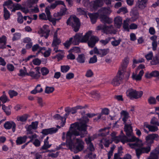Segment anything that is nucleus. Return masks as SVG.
Masks as SVG:
<instances>
[{
    "mask_svg": "<svg viewBox=\"0 0 159 159\" xmlns=\"http://www.w3.org/2000/svg\"><path fill=\"white\" fill-rule=\"evenodd\" d=\"M87 134L85 126L80 128L79 125L77 123H74L70 125L69 131L66 134L65 132L62 133V140H65L66 139V143H63L61 144V146H67V144L70 141H72L71 138L73 135L75 136H80L81 138L84 137Z\"/></svg>",
    "mask_w": 159,
    "mask_h": 159,
    "instance_id": "f257e3e1",
    "label": "nucleus"
},
{
    "mask_svg": "<svg viewBox=\"0 0 159 159\" xmlns=\"http://www.w3.org/2000/svg\"><path fill=\"white\" fill-rule=\"evenodd\" d=\"M76 140V142L75 145L72 141H70L67 144L70 149L75 153L81 151L84 148V143L81 139H77Z\"/></svg>",
    "mask_w": 159,
    "mask_h": 159,
    "instance_id": "f03ea898",
    "label": "nucleus"
},
{
    "mask_svg": "<svg viewBox=\"0 0 159 159\" xmlns=\"http://www.w3.org/2000/svg\"><path fill=\"white\" fill-rule=\"evenodd\" d=\"M66 23L67 25H71L75 32L78 31L79 29L80 23L79 19L75 16H70L69 18Z\"/></svg>",
    "mask_w": 159,
    "mask_h": 159,
    "instance_id": "7ed1b4c3",
    "label": "nucleus"
},
{
    "mask_svg": "<svg viewBox=\"0 0 159 159\" xmlns=\"http://www.w3.org/2000/svg\"><path fill=\"white\" fill-rule=\"evenodd\" d=\"M97 30H102L104 33L106 34H115L116 31L115 30L113 25H110L109 26L100 25L96 28Z\"/></svg>",
    "mask_w": 159,
    "mask_h": 159,
    "instance_id": "20e7f679",
    "label": "nucleus"
},
{
    "mask_svg": "<svg viewBox=\"0 0 159 159\" xmlns=\"http://www.w3.org/2000/svg\"><path fill=\"white\" fill-rule=\"evenodd\" d=\"M97 115V114L94 113H88L86 114L85 115V116L83 117L80 119V122H76L75 123H77V125H79L80 126V128H83V126H85V128L86 131L87 133V125L86 124L89 122V119L88 118H92L95 116Z\"/></svg>",
    "mask_w": 159,
    "mask_h": 159,
    "instance_id": "39448f33",
    "label": "nucleus"
},
{
    "mask_svg": "<svg viewBox=\"0 0 159 159\" xmlns=\"http://www.w3.org/2000/svg\"><path fill=\"white\" fill-rule=\"evenodd\" d=\"M126 95L130 98L137 99L140 98L143 95L142 91H137L132 89H130L126 92Z\"/></svg>",
    "mask_w": 159,
    "mask_h": 159,
    "instance_id": "423d86ee",
    "label": "nucleus"
},
{
    "mask_svg": "<svg viewBox=\"0 0 159 159\" xmlns=\"http://www.w3.org/2000/svg\"><path fill=\"white\" fill-rule=\"evenodd\" d=\"M112 0H95L92 1V3L94 4V8H95L96 11L98 7L103 6L105 3L106 5H110L111 4Z\"/></svg>",
    "mask_w": 159,
    "mask_h": 159,
    "instance_id": "0eeeda50",
    "label": "nucleus"
},
{
    "mask_svg": "<svg viewBox=\"0 0 159 159\" xmlns=\"http://www.w3.org/2000/svg\"><path fill=\"white\" fill-rule=\"evenodd\" d=\"M150 146L148 145L146 147H141L136 149V152L137 156L138 159L140 157V156L143 153H148L151 150Z\"/></svg>",
    "mask_w": 159,
    "mask_h": 159,
    "instance_id": "6e6552de",
    "label": "nucleus"
},
{
    "mask_svg": "<svg viewBox=\"0 0 159 159\" xmlns=\"http://www.w3.org/2000/svg\"><path fill=\"white\" fill-rule=\"evenodd\" d=\"M159 137L158 135L156 134H150L146 137V142L149 146L154 142V140L158 139Z\"/></svg>",
    "mask_w": 159,
    "mask_h": 159,
    "instance_id": "1a4fd4ad",
    "label": "nucleus"
},
{
    "mask_svg": "<svg viewBox=\"0 0 159 159\" xmlns=\"http://www.w3.org/2000/svg\"><path fill=\"white\" fill-rule=\"evenodd\" d=\"M93 51L94 53L99 55L100 57H102L109 52V48L98 49L97 48L95 47L93 49Z\"/></svg>",
    "mask_w": 159,
    "mask_h": 159,
    "instance_id": "9d476101",
    "label": "nucleus"
},
{
    "mask_svg": "<svg viewBox=\"0 0 159 159\" xmlns=\"http://www.w3.org/2000/svg\"><path fill=\"white\" fill-rule=\"evenodd\" d=\"M92 1L90 2L89 0H83L82 3L83 6L87 8L88 10L91 11H96L95 8H94V4L92 3Z\"/></svg>",
    "mask_w": 159,
    "mask_h": 159,
    "instance_id": "9b49d317",
    "label": "nucleus"
},
{
    "mask_svg": "<svg viewBox=\"0 0 159 159\" xmlns=\"http://www.w3.org/2000/svg\"><path fill=\"white\" fill-rule=\"evenodd\" d=\"M129 59L128 57H125L124 59L122 61V63L121 66L120 67L119 71L118 74H123L127 68L129 63Z\"/></svg>",
    "mask_w": 159,
    "mask_h": 159,
    "instance_id": "f8f14e48",
    "label": "nucleus"
},
{
    "mask_svg": "<svg viewBox=\"0 0 159 159\" xmlns=\"http://www.w3.org/2000/svg\"><path fill=\"white\" fill-rule=\"evenodd\" d=\"M16 125L13 121H7L5 122L4 125V128L7 129H12V131L14 133L16 131Z\"/></svg>",
    "mask_w": 159,
    "mask_h": 159,
    "instance_id": "ddd939ff",
    "label": "nucleus"
},
{
    "mask_svg": "<svg viewBox=\"0 0 159 159\" xmlns=\"http://www.w3.org/2000/svg\"><path fill=\"white\" fill-rule=\"evenodd\" d=\"M57 30H56L55 32L53 35V39L52 44V46L54 48V50H55L58 47V46L61 43L60 39L57 37Z\"/></svg>",
    "mask_w": 159,
    "mask_h": 159,
    "instance_id": "4468645a",
    "label": "nucleus"
},
{
    "mask_svg": "<svg viewBox=\"0 0 159 159\" xmlns=\"http://www.w3.org/2000/svg\"><path fill=\"white\" fill-rule=\"evenodd\" d=\"M122 79V74H119L118 72L117 75L112 81L111 84L114 86H118L121 83Z\"/></svg>",
    "mask_w": 159,
    "mask_h": 159,
    "instance_id": "2eb2a0df",
    "label": "nucleus"
},
{
    "mask_svg": "<svg viewBox=\"0 0 159 159\" xmlns=\"http://www.w3.org/2000/svg\"><path fill=\"white\" fill-rule=\"evenodd\" d=\"M111 12L112 11L109 7H102L98 11V16H105L110 14Z\"/></svg>",
    "mask_w": 159,
    "mask_h": 159,
    "instance_id": "dca6fc26",
    "label": "nucleus"
},
{
    "mask_svg": "<svg viewBox=\"0 0 159 159\" xmlns=\"http://www.w3.org/2000/svg\"><path fill=\"white\" fill-rule=\"evenodd\" d=\"M40 68L39 67H36L35 68V72L30 71L29 73H28V76H30L34 79H38L40 76Z\"/></svg>",
    "mask_w": 159,
    "mask_h": 159,
    "instance_id": "f3484780",
    "label": "nucleus"
},
{
    "mask_svg": "<svg viewBox=\"0 0 159 159\" xmlns=\"http://www.w3.org/2000/svg\"><path fill=\"white\" fill-rule=\"evenodd\" d=\"M38 122L37 121L32 122L31 124L26 127L27 134H31L32 133V129H36L38 127Z\"/></svg>",
    "mask_w": 159,
    "mask_h": 159,
    "instance_id": "a211bd4d",
    "label": "nucleus"
},
{
    "mask_svg": "<svg viewBox=\"0 0 159 159\" xmlns=\"http://www.w3.org/2000/svg\"><path fill=\"white\" fill-rule=\"evenodd\" d=\"M135 140L133 141H129V142H135L134 143H129V145L131 148H135L136 147H140L143 145L142 141L135 137Z\"/></svg>",
    "mask_w": 159,
    "mask_h": 159,
    "instance_id": "6ab92c4d",
    "label": "nucleus"
},
{
    "mask_svg": "<svg viewBox=\"0 0 159 159\" xmlns=\"http://www.w3.org/2000/svg\"><path fill=\"white\" fill-rule=\"evenodd\" d=\"M41 33L43 35L41 36H44L46 39H47L49 34L50 30L48 28V26L46 25H45L43 26L40 30Z\"/></svg>",
    "mask_w": 159,
    "mask_h": 159,
    "instance_id": "aec40b11",
    "label": "nucleus"
},
{
    "mask_svg": "<svg viewBox=\"0 0 159 159\" xmlns=\"http://www.w3.org/2000/svg\"><path fill=\"white\" fill-rule=\"evenodd\" d=\"M99 41L98 38L95 36H92L88 41V43L89 47L93 48L95 46V43Z\"/></svg>",
    "mask_w": 159,
    "mask_h": 159,
    "instance_id": "412c9836",
    "label": "nucleus"
},
{
    "mask_svg": "<svg viewBox=\"0 0 159 159\" xmlns=\"http://www.w3.org/2000/svg\"><path fill=\"white\" fill-rule=\"evenodd\" d=\"M98 16L100 19L101 21L104 24H110L112 22V19L107 15Z\"/></svg>",
    "mask_w": 159,
    "mask_h": 159,
    "instance_id": "4be33fe9",
    "label": "nucleus"
},
{
    "mask_svg": "<svg viewBox=\"0 0 159 159\" xmlns=\"http://www.w3.org/2000/svg\"><path fill=\"white\" fill-rule=\"evenodd\" d=\"M159 154V145L155 150L150 153V155L148 159H158Z\"/></svg>",
    "mask_w": 159,
    "mask_h": 159,
    "instance_id": "5701e85b",
    "label": "nucleus"
},
{
    "mask_svg": "<svg viewBox=\"0 0 159 159\" xmlns=\"http://www.w3.org/2000/svg\"><path fill=\"white\" fill-rule=\"evenodd\" d=\"M82 33H77L73 38V43L74 45H78L81 42Z\"/></svg>",
    "mask_w": 159,
    "mask_h": 159,
    "instance_id": "b1692460",
    "label": "nucleus"
},
{
    "mask_svg": "<svg viewBox=\"0 0 159 159\" xmlns=\"http://www.w3.org/2000/svg\"><path fill=\"white\" fill-rule=\"evenodd\" d=\"M58 129L56 128H51L45 129L42 130V133L43 134L47 135L49 134H52L56 133Z\"/></svg>",
    "mask_w": 159,
    "mask_h": 159,
    "instance_id": "393cba45",
    "label": "nucleus"
},
{
    "mask_svg": "<svg viewBox=\"0 0 159 159\" xmlns=\"http://www.w3.org/2000/svg\"><path fill=\"white\" fill-rule=\"evenodd\" d=\"M14 4L11 0H8L4 2L3 4L4 8H8L12 12H14L13 9Z\"/></svg>",
    "mask_w": 159,
    "mask_h": 159,
    "instance_id": "a878e982",
    "label": "nucleus"
},
{
    "mask_svg": "<svg viewBox=\"0 0 159 159\" xmlns=\"http://www.w3.org/2000/svg\"><path fill=\"white\" fill-rule=\"evenodd\" d=\"M124 130L128 137L134 136L133 134L132 127L130 125L125 124L124 127Z\"/></svg>",
    "mask_w": 159,
    "mask_h": 159,
    "instance_id": "bb28decb",
    "label": "nucleus"
},
{
    "mask_svg": "<svg viewBox=\"0 0 159 159\" xmlns=\"http://www.w3.org/2000/svg\"><path fill=\"white\" fill-rule=\"evenodd\" d=\"M147 2L148 0H138L136 6L140 9H144L146 7Z\"/></svg>",
    "mask_w": 159,
    "mask_h": 159,
    "instance_id": "cd10ccee",
    "label": "nucleus"
},
{
    "mask_svg": "<svg viewBox=\"0 0 159 159\" xmlns=\"http://www.w3.org/2000/svg\"><path fill=\"white\" fill-rule=\"evenodd\" d=\"M129 138L131 137V138H128L127 137L125 136H120V141L123 143H124L126 142H129V141H134L135 139V136H130Z\"/></svg>",
    "mask_w": 159,
    "mask_h": 159,
    "instance_id": "c85d7f7f",
    "label": "nucleus"
},
{
    "mask_svg": "<svg viewBox=\"0 0 159 159\" xmlns=\"http://www.w3.org/2000/svg\"><path fill=\"white\" fill-rule=\"evenodd\" d=\"M115 26L118 28H120L122 23V19L120 16L116 17L114 19Z\"/></svg>",
    "mask_w": 159,
    "mask_h": 159,
    "instance_id": "c756f323",
    "label": "nucleus"
},
{
    "mask_svg": "<svg viewBox=\"0 0 159 159\" xmlns=\"http://www.w3.org/2000/svg\"><path fill=\"white\" fill-rule=\"evenodd\" d=\"M92 33V31H89L87 32L84 36L81 35V43H85L88 41Z\"/></svg>",
    "mask_w": 159,
    "mask_h": 159,
    "instance_id": "7c9ffc66",
    "label": "nucleus"
},
{
    "mask_svg": "<svg viewBox=\"0 0 159 159\" xmlns=\"http://www.w3.org/2000/svg\"><path fill=\"white\" fill-rule=\"evenodd\" d=\"M144 73L143 70H141L138 75L135 74L133 73L132 75V78L133 80L137 81L140 80L141 79Z\"/></svg>",
    "mask_w": 159,
    "mask_h": 159,
    "instance_id": "2f4dec72",
    "label": "nucleus"
},
{
    "mask_svg": "<svg viewBox=\"0 0 159 159\" xmlns=\"http://www.w3.org/2000/svg\"><path fill=\"white\" fill-rule=\"evenodd\" d=\"M144 127L148 128L149 131L152 132H155L158 130L157 126L149 125L146 122L144 123Z\"/></svg>",
    "mask_w": 159,
    "mask_h": 159,
    "instance_id": "473e14b6",
    "label": "nucleus"
},
{
    "mask_svg": "<svg viewBox=\"0 0 159 159\" xmlns=\"http://www.w3.org/2000/svg\"><path fill=\"white\" fill-rule=\"evenodd\" d=\"M27 138V137L26 136L18 137L16 140L17 145H20L25 143L26 141Z\"/></svg>",
    "mask_w": 159,
    "mask_h": 159,
    "instance_id": "72a5a7b5",
    "label": "nucleus"
},
{
    "mask_svg": "<svg viewBox=\"0 0 159 159\" xmlns=\"http://www.w3.org/2000/svg\"><path fill=\"white\" fill-rule=\"evenodd\" d=\"M88 15L90 17L91 21L92 24H93L95 23L96 21L97 17L98 16V13H89Z\"/></svg>",
    "mask_w": 159,
    "mask_h": 159,
    "instance_id": "f704fd0d",
    "label": "nucleus"
},
{
    "mask_svg": "<svg viewBox=\"0 0 159 159\" xmlns=\"http://www.w3.org/2000/svg\"><path fill=\"white\" fill-rule=\"evenodd\" d=\"M46 15L49 21L52 22V24L54 25H56L57 21H58L61 19L60 17L59 18H54L51 17V14H46Z\"/></svg>",
    "mask_w": 159,
    "mask_h": 159,
    "instance_id": "c9c22d12",
    "label": "nucleus"
},
{
    "mask_svg": "<svg viewBox=\"0 0 159 159\" xmlns=\"http://www.w3.org/2000/svg\"><path fill=\"white\" fill-rule=\"evenodd\" d=\"M29 116L27 114H25L21 116H18L16 117V120L18 121L21 122H25L27 120Z\"/></svg>",
    "mask_w": 159,
    "mask_h": 159,
    "instance_id": "e433bc0d",
    "label": "nucleus"
},
{
    "mask_svg": "<svg viewBox=\"0 0 159 159\" xmlns=\"http://www.w3.org/2000/svg\"><path fill=\"white\" fill-rule=\"evenodd\" d=\"M45 47H39L38 44H36L34 45L32 48V50L33 51L35 52L38 50H39L38 52H41L42 53H43V52H42V50H45Z\"/></svg>",
    "mask_w": 159,
    "mask_h": 159,
    "instance_id": "4c0bfd02",
    "label": "nucleus"
},
{
    "mask_svg": "<svg viewBox=\"0 0 159 159\" xmlns=\"http://www.w3.org/2000/svg\"><path fill=\"white\" fill-rule=\"evenodd\" d=\"M28 73L27 72L26 68L25 67H24L23 68L20 70L18 75L20 76L24 77L28 76Z\"/></svg>",
    "mask_w": 159,
    "mask_h": 159,
    "instance_id": "58836bf2",
    "label": "nucleus"
},
{
    "mask_svg": "<svg viewBox=\"0 0 159 159\" xmlns=\"http://www.w3.org/2000/svg\"><path fill=\"white\" fill-rule=\"evenodd\" d=\"M48 137H47L46 138L44 139V144L42 147V149H47L51 147L52 144H49V142L48 141Z\"/></svg>",
    "mask_w": 159,
    "mask_h": 159,
    "instance_id": "ea45409f",
    "label": "nucleus"
},
{
    "mask_svg": "<svg viewBox=\"0 0 159 159\" xmlns=\"http://www.w3.org/2000/svg\"><path fill=\"white\" fill-rule=\"evenodd\" d=\"M57 6V5L55 2L54 3H53L50 6H48L45 9V12H46V14H51L50 10L51 9H54Z\"/></svg>",
    "mask_w": 159,
    "mask_h": 159,
    "instance_id": "a19ab883",
    "label": "nucleus"
},
{
    "mask_svg": "<svg viewBox=\"0 0 159 159\" xmlns=\"http://www.w3.org/2000/svg\"><path fill=\"white\" fill-rule=\"evenodd\" d=\"M6 39L5 36L0 38V48L3 49L6 48Z\"/></svg>",
    "mask_w": 159,
    "mask_h": 159,
    "instance_id": "79ce46f5",
    "label": "nucleus"
},
{
    "mask_svg": "<svg viewBox=\"0 0 159 159\" xmlns=\"http://www.w3.org/2000/svg\"><path fill=\"white\" fill-rule=\"evenodd\" d=\"M121 114L123 117L122 120L125 123L127 119L129 117V114L127 111H123L121 112Z\"/></svg>",
    "mask_w": 159,
    "mask_h": 159,
    "instance_id": "37998d69",
    "label": "nucleus"
},
{
    "mask_svg": "<svg viewBox=\"0 0 159 159\" xmlns=\"http://www.w3.org/2000/svg\"><path fill=\"white\" fill-rule=\"evenodd\" d=\"M130 20L129 19L127 18L124 21L123 23V28L126 30L129 31V23Z\"/></svg>",
    "mask_w": 159,
    "mask_h": 159,
    "instance_id": "c03bdc74",
    "label": "nucleus"
},
{
    "mask_svg": "<svg viewBox=\"0 0 159 159\" xmlns=\"http://www.w3.org/2000/svg\"><path fill=\"white\" fill-rule=\"evenodd\" d=\"M85 56L84 54H80L78 55L77 58V61L80 63H84L85 60Z\"/></svg>",
    "mask_w": 159,
    "mask_h": 159,
    "instance_id": "a18cd8bd",
    "label": "nucleus"
},
{
    "mask_svg": "<svg viewBox=\"0 0 159 159\" xmlns=\"http://www.w3.org/2000/svg\"><path fill=\"white\" fill-rule=\"evenodd\" d=\"M53 118L56 119H60L62 120V122L61 123L62 124L61 125L62 127H63L65 124L66 119L62 117L58 114L55 115L53 116Z\"/></svg>",
    "mask_w": 159,
    "mask_h": 159,
    "instance_id": "49530a36",
    "label": "nucleus"
},
{
    "mask_svg": "<svg viewBox=\"0 0 159 159\" xmlns=\"http://www.w3.org/2000/svg\"><path fill=\"white\" fill-rule=\"evenodd\" d=\"M115 39L114 37H109L105 40H101L99 41L100 43L102 45H105L108 43L111 39Z\"/></svg>",
    "mask_w": 159,
    "mask_h": 159,
    "instance_id": "de8ad7c7",
    "label": "nucleus"
},
{
    "mask_svg": "<svg viewBox=\"0 0 159 159\" xmlns=\"http://www.w3.org/2000/svg\"><path fill=\"white\" fill-rule=\"evenodd\" d=\"M77 13L80 15H86V11L82 8H78L77 9Z\"/></svg>",
    "mask_w": 159,
    "mask_h": 159,
    "instance_id": "09e8293b",
    "label": "nucleus"
},
{
    "mask_svg": "<svg viewBox=\"0 0 159 159\" xmlns=\"http://www.w3.org/2000/svg\"><path fill=\"white\" fill-rule=\"evenodd\" d=\"M71 44H73L72 38H70L69 39L66 41L63 44L65 47L68 48Z\"/></svg>",
    "mask_w": 159,
    "mask_h": 159,
    "instance_id": "8fccbe9b",
    "label": "nucleus"
},
{
    "mask_svg": "<svg viewBox=\"0 0 159 159\" xmlns=\"http://www.w3.org/2000/svg\"><path fill=\"white\" fill-rule=\"evenodd\" d=\"M4 17L5 20H8L10 17V13L6 8H4Z\"/></svg>",
    "mask_w": 159,
    "mask_h": 159,
    "instance_id": "3c124183",
    "label": "nucleus"
},
{
    "mask_svg": "<svg viewBox=\"0 0 159 159\" xmlns=\"http://www.w3.org/2000/svg\"><path fill=\"white\" fill-rule=\"evenodd\" d=\"M152 65H156L159 64V57L156 56L153 58L151 62Z\"/></svg>",
    "mask_w": 159,
    "mask_h": 159,
    "instance_id": "603ef678",
    "label": "nucleus"
},
{
    "mask_svg": "<svg viewBox=\"0 0 159 159\" xmlns=\"http://www.w3.org/2000/svg\"><path fill=\"white\" fill-rule=\"evenodd\" d=\"M41 72L43 75H47L49 72L48 69L45 67L42 68L40 70Z\"/></svg>",
    "mask_w": 159,
    "mask_h": 159,
    "instance_id": "864d4df0",
    "label": "nucleus"
},
{
    "mask_svg": "<svg viewBox=\"0 0 159 159\" xmlns=\"http://www.w3.org/2000/svg\"><path fill=\"white\" fill-rule=\"evenodd\" d=\"M18 15L17 21L20 24L23 23V17L22 14L20 12H18L17 13Z\"/></svg>",
    "mask_w": 159,
    "mask_h": 159,
    "instance_id": "5fc2aeb1",
    "label": "nucleus"
},
{
    "mask_svg": "<svg viewBox=\"0 0 159 159\" xmlns=\"http://www.w3.org/2000/svg\"><path fill=\"white\" fill-rule=\"evenodd\" d=\"M2 109L7 115H9L11 114L10 109L7 107H6L4 105H2Z\"/></svg>",
    "mask_w": 159,
    "mask_h": 159,
    "instance_id": "6e6d98bb",
    "label": "nucleus"
},
{
    "mask_svg": "<svg viewBox=\"0 0 159 159\" xmlns=\"http://www.w3.org/2000/svg\"><path fill=\"white\" fill-rule=\"evenodd\" d=\"M0 100L3 103H5L9 101V99L6 95H2L0 97Z\"/></svg>",
    "mask_w": 159,
    "mask_h": 159,
    "instance_id": "4d7b16f0",
    "label": "nucleus"
},
{
    "mask_svg": "<svg viewBox=\"0 0 159 159\" xmlns=\"http://www.w3.org/2000/svg\"><path fill=\"white\" fill-rule=\"evenodd\" d=\"M8 93L10 97L11 98H12L14 96H16L18 93L16 91L14 90H10L8 91Z\"/></svg>",
    "mask_w": 159,
    "mask_h": 159,
    "instance_id": "13d9d810",
    "label": "nucleus"
},
{
    "mask_svg": "<svg viewBox=\"0 0 159 159\" xmlns=\"http://www.w3.org/2000/svg\"><path fill=\"white\" fill-rule=\"evenodd\" d=\"M80 51V50L79 48L78 47H75L70 49L69 51V52L70 53H78Z\"/></svg>",
    "mask_w": 159,
    "mask_h": 159,
    "instance_id": "bf43d9fd",
    "label": "nucleus"
},
{
    "mask_svg": "<svg viewBox=\"0 0 159 159\" xmlns=\"http://www.w3.org/2000/svg\"><path fill=\"white\" fill-rule=\"evenodd\" d=\"M68 66H61V71L63 73H66L70 69Z\"/></svg>",
    "mask_w": 159,
    "mask_h": 159,
    "instance_id": "052dcab7",
    "label": "nucleus"
},
{
    "mask_svg": "<svg viewBox=\"0 0 159 159\" xmlns=\"http://www.w3.org/2000/svg\"><path fill=\"white\" fill-rule=\"evenodd\" d=\"M114 39V40L111 41V45L114 47H116L118 46L120 44L121 42V40L120 39H118L117 40H115V38L114 39Z\"/></svg>",
    "mask_w": 159,
    "mask_h": 159,
    "instance_id": "680f3d73",
    "label": "nucleus"
},
{
    "mask_svg": "<svg viewBox=\"0 0 159 159\" xmlns=\"http://www.w3.org/2000/svg\"><path fill=\"white\" fill-rule=\"evenodd\" d=\"M128 12V11L126 7H122L120 8L117 11V13L119 14L120 13H122L123 14H125Z\"/></svg>",
    "mask_w": 159,
    "mask_h": 159,
    "instance_id": "e2e57ef3",
    "label": "nucleus"
},
{
    "mask_svg": "<svg viewBox=\"0 0 159 159\" xmlns=\"http://www.w3.org/2000/svg\"><path fill=\"white\" fill-rule=\"evenodd\" d=\"M101 142L106 147H108L110 144V141L109 140L103 139L101 140Z\"/></svg>",
    "mask_w": 159,
    "mask_h": 159,
    "instance_id": "0e129e2a",
    "label": "nucleus"
},
{
    "mask_svg": "<svg viewBox=\"0 0 159 159\" xmlns=\"http://www.w3.org/2000/svg\"><path fill=\"white\" fill-rule=\"evenodd\" d=\"M21 34L20 33H16L14 34L13 37L12 39L13 41L17 40L20 39Z\"/></svg>",
    "mask_w": 159,
    "mask_h": 159,
    "instance_id": "69168bd1",
    "label": "nucleus"
},
{
    "mask_svg": "<svg viewBox=\"0 0 159 159\" xmlns=\"http://www.w3.org/2000/svg\"><path fill=\"white\" fill-rule=\"evenodd\" d=\"M33 64L36 66H39L41 63V61L38 58H35L32 61Z\"/></svg>",
    "mask_w": 159,
    "mask_h": 159,
    "instance_id": "338daca9",
    "label": "nucleus"
},
{
    "mask_svg": "<svg viewBox=\"0 0 159 159\" xmlns=\"http://www.w3.org/2000/svg\"><path fill=\"white\" fill-rule=\"evenodd\" d=\"M148 102L150 104H156V101L155 98L153 97H150L148 99Z\"/></svg>",
    "mask_w": 159,
    "mask_h": 159,
    "instance_id": "774afa93",
    "label": "nucleus"
}]
</instances>
